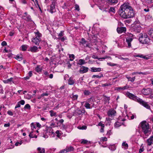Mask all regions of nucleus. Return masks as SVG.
Listing matches in <instances>:
<instances>
[{
    "instance_id": "obj_28",
    "label": "nucleus",
    "mask_w": 153,
    "mask_h": 153,
    "mask_svg": "<svg viewBox=\"0 0 153 153\" xmlns=\"http://www.w3.org/2000/svg\"><path fill=\"white\" fill-rule=\"evenodd\" d=\"M49 112L50 113V115L51 117L56 116V113L54 112L53 111L51 110L49 111Z\"/></svg>"
},
{
    "instance_id": "obj_25",
    "label": "nucleus",
    "mask_w": 153,
    "mask_h": 153,
    "mask_svg": "<svg viewBox=\"0 0 153 153\" xmlns=\"http://www.w3.org/2000/svg\"><path fill=\"white\" fill-rule=\"evenodd\" d=\"M126 77L128 79V81H130L132 82H133L134 81L135 79V76L131 78L130 77L126 76Z\"/></svg>"
},
{
    "instance_id": "obj_30",
    "label": "nucleus",
    "mask_w": 153,
    "mask_h": 153,
    "mask_svg": "<svg viewBox=\"0 0 153 153\" xmlns=\"http://www.w3.org/2000/svg\"><path fill=\"white\" fill-rule=\"evenodd\" d=\"M53 130L52 128L51 127L48 128L47 130V132H49L50 134L53 133Z\"/></svg>"
},
{
    "instance_id": "obj_10",
    "label": "nucleus",
    "mask_w": 153,
    "mask_h": 153,
    "mask_svg": "<svg viewBox=\"0 0 153 153\" xmlns=\"http://www.w3.org/2000/svg\"><path fill=\"white\" fill-rule=\"evenodd\" d=\"M88 68L87 67L82 66L80 69L79 72V73L83 74L87 72L88 71Z\"/></svg>"
},
{
    "instance_id": "obj_1",
    "label": "nucleus",
    "mask_w": 153,
    "mask_h": 153,
    "mask_svg": "<svg viewBox=\"0 0 153 153\" xmlns=\"http://www.w3.org/2000/svg\"><path fill=\"white\" fill-rule=\"evenodd\" d=\"M118 14L120 17L126 19L132 18L134 15L133 9L128 2H126L121 6Z\"/></svg>"
},
{
    "instance_id": "obj_61",
    "label": "nucleus",
    "mask_w": 153,
    "mask_h": 153,
    "mask_svg": "<svg viewBox=\"0 0 153 153\" xmlns=\"http://www.w3.org/2000/svg\"><path fill=\"white\" fill-rule=\"evenodd\" d=\"M19 102L20 104H21L22 105H24L25 104V102L24 100H21Z\"/></svg>"
},
{
    "instance_id": "obj_31",
    "label": "nucleus",
    "mask_w": 153,
    "mask_h": 153,
    "mask_svg": "<svg viewBox=\"0 0 153 153\" xmlns=\"http://www.w3.org/2000/svg\"><path fill=\"white\" fill-rule=\"evenodd\" d=\"M78 97V95L77 94L74 95V94H72V97L71 98L74 100H77Z\"/></svg>"
},
{
    "instance_id": "obj_36",
    "label": "nucleus",
    "mask_w": 153,
    "mask_h": 153,
    "mask_svg": "<svg viewBox=\"0 0 153 153\" xmlns=\"http://www.w3.org/2000/svg\"><path fill=\"white\" fill-rule=\"evenodd\" d=\"M107 64L110 66H117V64H115V63H112V62H108L107 63Z\"/></svg>"
},
{
    "instance_id": "obj_34",
    "label": "nucleus",
    "mask_w": 153,
    "mask_h": 153,
    "mask_svg": "<svg viewBox=\"0 0 153 153\" xmlns=\"http://www.w3.org/2000/svg\"><path fill=\"white\" fill-rule=\"evenodd\" d=\"M86 43V41L85 39L83 38L81 39V41L80 42V44H81L83 45L84 44H85Z\"/></svg>"
},
{
    "instance_id": "obj_27",
    "label": "nucleus",
    "mask_w": 153,
    "mask_h": 153,
    "mask_svg": "<svg viewBox=\"0 0 153 153\" xmlns=\"http://www.w3.org/2000/svg\"><path fill=\"white\" fill-rule=\"evenodd\" d=\"M85 63V61L82 59H80L78 62V64L80 65H82L83 64H84Z\"/></svg>"
},
{
    "instance_id": "obj_59",
    "label": "nucleus",
    "mask_w": 153,
    "mask_h": 153,
    "mask_svg": "<svg viewBox=\"0 0 153 153\" xmlns=\"http://www.w3.org/2000/svg\"><path fill=\"white\" fill-rule=\"evenodd\" d=\"M7 113L10 116H13V112L10 111H9L7 112Z\"/></svg>"
},
{
    "instance_id": "obj_6",
    "label": "nucleus",
    "mask_w": 153,
    "mask_h": 153,
    "mask_svg": "<svg viewBox=\"0 0 153 153\" xmlns=\"http://www.w3.org/2000/svg\"><path fill=\"white\" fill-rule=\"evenodd\" d=\"M134 36L133 34L128 33L127 35V36L126 37V42L128 44L127 47L130 48L131 46V42L132 41Z\"/></svg>"
},
{
    "instance_id": "obj_12",
    "label": "nucleus",
    "mask_w": 153,
    "mask_h": 153,
    "mask_svg": "<svg viewBox=\"0 0 153 153\" xmlns=\"http://www.w3.org/2000/svg\"><path fill=\"white\" fill-rule=\"evenodd\" d=\"M116 111L114 109H111L109 110L108 113V114L109 117H112L115 115Z\"/></svg>"
},
{
    "instance_id": "obj_17",
    "label": "nucleus",
    "mask_w": 153,
    "mask_h": 153,
    "mask_svg": "<svg viewBox=\"0 0 153 153\" xmlns=\"http://www.w3.org/2000/svg\"><path fill=\"white\" fill-rule=\"evenodd\" d=\"M91 71L92 72H100L101 71V68L92 67L91 68Z\"/></svg>"
},
{
    "instance_id": "obj_49",
    "label": "nucleus",
    "mask_w": 153,
    "mask_h": 153,
    "mask_svg": "<svg viewBox=\"0 0 153 153\" xmlns=\"http://www.w3.org/2000/svg\"><path fill=\"white\" fill-rule=\"evenodd\" d=\"M144 150V149L143 148V147L142 146H141L140 147V149H139V152L140 153H141Z\"/></svg>"
},
{
    "instance_id": "obj_5",
    "label": "nucleus",
    "mask_w": 153,
    "mask_h": 153,
    "mask_svg": "<svg viewBox=\"0 0 153 153\" xmlns=\"http://www.w3.org/2000/svg\"><path fill=\"white\" fill-rule=\"evenodd\" d=\"M142 93L144 95H147L150 94L149 98L153 99V89L150 88H143L141 91Z\"/></svg>"
},
{
    "instance_id": "obj_37",
    "label": "nucleus",
    "mask_w": 153,
    "mask_h": 153,
    "mask_svg": "<svg viewBox=\"0 0 153 153\" xmlns=\"http://www.w3.org/2000/svg\"><path fill=\"white\" fill-rule=\"evenodd\" d=\"M103 76V74H100V75H93L92 76V78H95V77L98 78H100Z\"/></svg>"
},
{
    "instance_id": "obj_63",
    "label": "nucleus",
    "mask_w": 153,
    "mask_h": 153,
    "mask_svg": "<svg viewBox=\"0 0 153 153\" xmlns=\"http://www.w3.org/2000/svg\"><path fill=\"white\" fill-rule=\"evenodd\" d=\"M52 3L51 5H53L55 6V5L56 3V0H52Z\"/></svg>"
},
{
    "instance_id": "obj_48",
    "label": "nucleus",
    "mask_w": 153,
    "mask_h": 153,
    "mask_svg": "<svg viewBox=\"0 0 153 153\" xmlns=\"http://www.w3.org/2000/svg\"><path fill=\"white\" fill-rule=\"evenodd\" d=\"M58 39H60L62 41H64L65 39H66V37H59V38H58Z\"/></svg>"
},
{
    "instance_id": "obj_42",
    "label": "nucleus",
    "mask_w": 153,
    "mask_h": 153,
    "mask_svg": "<svg viewBox=\"0 0 153 153\" xmlns=\"http://www.w3.org/2000/svg\"><path fill=\"white\" fill-rule=\"evenodd\" d=\"M118 58L121 60H123L125 61H127V60H128L129 59L128 58H123L122 57H121V56H119L118 57Z\"/></svg>"
},
{
    "instance_id": "obj_62",
    "label": "nucleus",
    "mask_w": 153,
    "mask_h": 153,
    "mask_svg": "<svg viewBox=\"0 0 153 153\" xmlns=\"http://www.w3.org/2000/svg\"><path fill=\"white\" fill-rule=\"evenodd\" d=\"M101 140H102L103 141H107V139L106 137H102L101 138Z\"/></svg>"
},
{
    "instance_id": "obj_55",
    "label": "nucleus",
    "mask_w": 153,
    "mask_h": 153,
    "mask_svg": "<svg viewBox=\"0 0 153 153\" xmlns=\"http://www.w3.org/2000/svg\"><path fill=\"white\" fill-rule=\"evenodd\" d=\"M115 90H117V91H120L122 90V87H118L115 88Z\"/></svg>"
},
{
    "instance_id": "obj_46",
    "label": "nucleus",
    "mask_w": 153,
    "mask_h": 153,
    "mask_svg": "<svg viewBox=\"0 0 153 153\" xmlns=\"http://www.w3.org/2000/svg\"><path fill=\"white\" fill-rule=\"evenodd\" d=\"M78 128L80 129H86L87 128V127L85 126H83L82 127H78Z\"/></svg>"
},
{
    "instance_id": "obj_53",
    "label": "nucleus",
    "mask_w": 153,
    "mask_h": 153,
    "mask_svg": "<svg viewBox=\"0 0 153 153\" xmlns=\"http://www.w3.org/2000/svg\"><path fill=\"white\" fill-rule=\"evenodd\" d=\"M145 1L148 4H150L153 2V0H145Z\"/></svg>"
},
{
    "instance_id": "obj_58",
    "label": "nucleus",
    "mask_w": 153,
    "mask_h": 153,
    "mask_svg": "<svg viewBox=\"0 0 153 153\" xmlns=\"http://www.w3.org/2000/svg\"><path fill=\"white\" fill-rule=\"evenodd\" d=\"M28 76H29V77H30L32 76L33 75V72L32 71H31L29 72L28 73Z\"/></svg>"
},
{
    "instance_id": "obj_23",
    "label": "nucleus",
    "mask_w": 153,
    "mask_h": 153,
    "mask_svg": "<svg viewBox=\"0 0 153 153\" xmlns=\"http://www.w3.org/2000/svg\"><path fill=\"white\" fill-rule=\"evenodd\" d=\"M37 150L38 151V153H45V150L44 148L38 147Z\"/></svg>"
},
{
    "instance_id": "obj_39",
    "label": "nucleus",
    "mask_w": 153,
    "mask_h": 153,
    "mask_svg": "<svg viewBox=\"0 0 153 153\" xmlns=\"http://www.w3.org/2000/svg\"><path fill=\"white\" fill-rule=\"evenodd\" d=\"M109 149L111 150L114 151L116 149V148L115 146L112 145L109 147Z\"/></svg>"
},
{
    "instance_id": "obj_52",
    "label": "nucleus",
    "mask_w": 153,
    "mask_h": 153,
    "mask_svg": "<svg viewBox=\"0 0 153 153\" xmlns=\"http://www.w3.org/2000/svg\"><path fill=\"white\" fill-rule=\"evenodd\" d=\"M146 19H152V16L150 15H147L146 16Z\"/></svg>"
},
{
    "instance_id": "obj_8",
    "label": "nucleus",
    "mask_w": 153,
    "mask_h": 153,
    "mask_svg": "<svg viewBox=\"0 0 153 153\" xmlns=\"http://www.w3.org/2000/svg\"><path fill=\"white\" fill-rule=\"evenodd\" d=\"M74 148L72 146L67 147L65 149L62 150L60 151V153H67L69 152L74 150Z\"/></svg>"
},
{
    "instance_id": "obj_14",
    "label": "nucleus",
    "mask_w": 153,
    "mask_h": 153,
    "mask_svg": "<svg viewBox=\"0 0 153 153\" xmlns=\"http://www.w3.org/2000/svg\"><path fill=\"white\" fill-rule=\"evenodd\" d=\"M38 48L37 47L33 46L30 47L28 51L32 52H36L38 51Z\"/></svg>"
},
{
    "instance_id": "obj_57",
    "label": "nucleus",
    "mask_w": 153,
    "mask_h": 153,
    "mask_svg": "<svg viewBox=\"0 0 153 153\" xmlns=\"http://www.w3.org/2000/svg\"><path fill=\"white\" fill-rule=\"evenodd\" d=\"M111 85L110 84H108L107 83H106L104 84H102V86L103 87L106 86H108L109 85Z\"/></svg>"
},
{
    "instance_id": "obj_40",
    "label": "nucleus",
    "mask_w": 153,
    "mask_h": 153,
    "mask_svg": "<svg viewBox=\"0 0 153 153\" xmlns=\"http://www.w3.org/2000/svg\"><path fill=\"white\" fill-rule=\"evenodd\" d=\"M108 1L111 4L116 3L118 2V0H108Z\"/></svg>"
},
{
    "instance_id": "obj_43",
    "label": "nucleus",
    "mask_w": 153,
    "mask_h": 153,
    "mask_svg": "<svg viewBox=\"0 0 153 153\" xmlns=\"http://www.w3.org/2000/svg\"><path fill=\"white\" fill-rule=\"evenodd\" d=\"M148 33L152 37H153V30H150L148 32Z\"/></svg>"
},
{
    "instance_id": "obj_2",
    "label": "nucleus",
    "mask_w": 153,
    "mask_h": 153,
    "mask_svg": "<svg viewBox=\"0 0 153 153\" xmlns=\"http://www.w3.org/2000/svg\"><path fill=\"white\" fill-rule=\"evenodd\" d=\"M126 96L128 97L129 98L132 99L134 100L137 102L147 109H150V106L147 102L144 101L142 99L137 97L136 96L129 92H127L126 93Z\"/></svg>"
},
{
    "instance_id": "obj_32",
    "label": "nucleus",
    "mask_w": 153,
    "mask_h": 153,
    "mask_svg": "<svg viewBox=\"0 0 153 153\" xmlns=\"http://www.w3.org/2000/svg\"><path fill=\"white\" fill-rule=\"evenodd\" d=\"M35 70L36 72H38L41 71L42 69L40 68V66L39 65H37L35 68Z\"/></svg>"
},
{
    "instance_id": "obj_47",
    "label": "nucleus",
    "mask_w": 153,
    "mask_h": 153,
    "mask_svg": "<svg viewBox=\"0 0 153 153\" xmlns=\"http://www.w3.org/2000/svg\"><path fill=\"white\" fill-rule=\"evenodd\" d=\"M30 106L29 104H26L24 107L25 109H30Z\"/></svg>"
},
{
    "instance_id": "obj_56",
    "label": "nucleus",
    "mask_w": 153,
    "mask_h": 153,
    "mask_svg": "<svg viewBox=\"0 0 153 153\" xmlns=\"http://www.w3.org/2000/svg\"><path fill=\"white\" fill-rule=\"evenodd\" d=\"M63 32L62 31H61L58 35V38L59 37H62V36H63Z\"/></svg>"
},
{
    "instance_id": "obj_60",
    "label": "nucleus",
    "mask_w": 153,
    "mask_h": 153,
    "mask_svg": "<svg viewBox=\"0 0 153 153\" xmlns=\"http://www.w3.org/2000/svg\"><path fill=\"white\" fill-rule=\"evenodd\" d=\"M49 95V94L47 93H43L41 94V97H43L45 96H48Z\"/></svg>"
},
{
    "instance_id": "obj_11",
    "label": "nucleus",
    "mask_w": 153,
    "mask_h": 153,
    "mask_svg": "<svg viewBox=\"0 0 153 153\" xmlns=\"http://www.w3.org/2000/svg\"><path fill=\"white\" fill-rule=\"evenodd\" d=\"M41 40L40 38H37L33 37L32 39V41L36 45H39Z\"/></svg>"
},
{
    "instance_id": "obj_26",
    "label": "nucleus",
    "mask_w": 153,
    "mask_h": 153,
    "mask_svg": "<svg viewBox=\"0 0 153 153\" xmlns=\"http://www.w3.org/2000/svg\"><path fill=\"white\" fill-rule=\"evenodd\" d=\"M28 46L26 45H22L21 47L22 51H25L27 50Z\"/></svg>"
},
{
    "instance_id": "obj_7",
    "label": "nucleus",
    "mask_w": 153,
    "mask_h": 153,
    "mask_svg": "<svg viewBox=\"0 0 153 153\" xmlns=\"http://www.w3.org/2000/svg\"><path fill=\"white\" fill-rule=\"evenodd\" d=\"M84 112L85 111L84 110L77 109L75 110L74 113V115L79 116L80 115H82L84 114Z\"/></svg>"
},
{
    "instance_id": "obj_51",
    "label": "nucleus",
    "mask_w": 153,
    "mask_h": 153,
    "mask_svg": "<svg viewBox=\"0 0 153 153\" xmlns=\"http://www.w3.org/2000/svg\"><path fill=\"white\" fill-rule=\"evenodd\" d=\"M56 133L57 134V137H59L61 135V134L59 133V130H57L56 131Z\"/></svg>"
},
{
    "instance_id": "obj_19",
    "label": "nucleus",
    "mask_w": 153,
    "mask_h": 153,
    "mask_svg": "<svg viewBox=\"0 0 153 153\" xmlns=\"http://www.w3.org/2000/svg\"><path fill=\"white\" fill-rule=\"evenodd\" d=\"M147 142L148 145L150 146L153 143V137H151L147 140Z\"/></svg>"
},
{
    "instance_id": "obj_41",
    "label": "nucleus",
    "mask_w": 153,
    "mask_h": 153,
    "mask_svg": "<svg viewBox=\"0 0 153 153\" xmlns=\"http://www.w3.org/2000/svg\"><path fill=\"white\" fill-rule=\"evenodd\" d=\"M30 125L32 130H33L34 128L36 129V126H35L36 125L33 123H32Z\"/></svg>"
},
{
    "instance_id": "obj_21",
    "label": "nucleus",
    "mask_w": 153,
    "mask_h": 153,
    "mask_svg": "<svg viewBox=\"0 0 153 153\" xmlns=\"http://www.w3.org/2000/svg\"><path fill=\"white\" fill-rule=\"evenodd\" d=\"M135 57H139L140 58H143L144 59H149V58L146 57L145 56H144L143 55V54H139V55H137L135 56Z\"/></svg>"
},
{
    "instance_id": "obj_4",
    "label": "nucleus",
    "mask_w": 153,
    "mask_h": 153,
    "mask_svg": "<svg viewBox=\"0 0 153 153\" xmlns=\"http://www.w3.org/2000/svg\"><path fill=\"white\" fill-rule=\"evenodd\" d=\"M139 41L142 44H149L151 43V40L148 37L146 34H142L139 38Z\"/></svg>"
},
{
    "instance_id": "obj_22",
    "label": "nucleus",
    "mask_w": 153,
    "mask_h": 153,
    "mask_svg": "<svg viewBox=\"0 0 153 153\" xmlns=\"http://www.w3.org/2000/svg\"><path fill=\"white\" fill-rule=\"evenodd\" d=\"M13 78L11 77L9 79H8L7 80H4L3 81V82L4 83H7L10 82H11L13 81Z\"/></svg>"
},
{
    "instance_id": "obj_64",
    "label": "nucleus",
    "mask_w": 153,
    "mask_h": 153,
    "mask_svg": "<svg viewBox=\"0 0 153 153\" xmlns=\"http://www.w3.org/2000/svg\"><path fill=\"white\" fill-rule=\"evenodd\" d=\"M1 44L2 46H6L7 45V43L6 42L3 41L2 42Z\"/></svg>"
},
{
    "instance_id": "obj_45",
    "label": "nucleus",
    "mask_w": 153,
    "mask_h": 153,
    "mask_svg": "<svg viewBox=\"0 0 153 153\" xmlns=\"http://www.w3.org/2000/svg\"><path fill=\"white\" fill-rule=\"evenodd\" d=\"M115 8L113 7H110V9L108 11H109V12H112L113 13H115Z\"/></svg>"
},
{
    "instance_id": "obj_15",
    "label": "nucleus",
    "mask_w": 153,
    "mask_h": 153,
    "mask_svg": "<svg viewBox=\"0 0 153 153\" xmlns=\"http://www.w3.org/2000/svg\"><path fill=\"white\" fill-rule=\"evenodd\" d=\"M22 18L23 19L28 21H31V16L30 15H27V16L23 15L22 16Z\"/></svg>"
},
{
    "instance_id": "obj_29",
    "label": "nucleus",
    "mask_w": 153,
    "mask_h": 153,
    "mask_svg": "<svg viewBox=\"0 0 153 153\" xmlns=\"http://www.w3.org/2000/svg\"><path fill=\"white\" fill-rule=\"evenodd\" d=\"M121 125V124L120 123L117 122L115 123L114 126L115 128H117L120 126Z\"/></svg>"
},
{
    "instance_id": "obj_3",
    "label": "nucleus",
    "mask_w": 153,
    "mask_h": 153,
    "mask_svg": "<svg viewBox=\"0 0 153 153\" xmlns=\"http://www.w3.org/2000/svg\"><path fill=\"white\" fill-rule=\"evenodd\" d=\"M140 126L142 129V131L147 135L150 132L149 125L146 121H143L140 124Z\"/></svg>"
},
{
    "instance_id": "obj_20",
    "label": "nucleus",
    "mask_w": 153,
    "mask_h": 153,
    "mask_svg": "<svg viewBox=\"0 0 153 153\" xmlns=\"http://www.w3.org/2000/svg\"><path fill=\"white\" fill-rule=\"evenodd\" d=\"M50 11L52 13L55 12L56 11L55 5H51Z\"/></svg>"
},
{
    "instance_id": "obj_16",
    "label": "nucleus",
    "mask_w": 153,
    "mask_h": 153,
    "mask_svg": "<svg viewBox=\"0 0 153 153\" xmlns=\"http://www.w3.org/2000/svg\"><path fill=\"white\" fill-rule=\"evenodd\" d=\"M141 29V27L140 26L137 27H135L133 28V31L136 33H140Z\"/></svg>"
},
{
    "instance_id": "obj_9",
    "label": "nucleus",
    "mask_w": 153,
    "mask_h": 153,
    "mask_svg": "<svg viewBox=\"0 0 153 153\" xmlns=\"http://www.w3.org/2000/svg\"><path fill=\"white\" fill-rule=\"evenodd\" d=\"M100 9L102 10L103 12H108L107 8V6L105 4H101L98 6Z\"/></svg>"
},
{
    "instance_id": "obj_33",
    "label": "nucleus",
    "mask_w": 153,
    "mask_h": 153,
    "mask_svg": "<svg viewBox=\"0 0 153 153\" xmlns=\"http://www.w3.org/2000/svg\"><path fill=\"white\" fill-rule=\"evenodd\" d=\"M90 105L88 102H85L84 106L87 109H90L91 108L90 107Z\"/></svg>"
},
{
    "instance_id": "obj_50",
    "label": "nucleus",
    "mask_w": 153,
    "mask_h": 153,
    "mask_svg": "<svg viewBox=\"0 0 153 153\" xmlns=\"http://www.w3.org/2000/svg\"><path fill=\"white\" fill-rule=\"evenodd\" d=\"M98 125L99 126H101L102 127H104L105 125L102 123V122H100L98 124Z\"/></svg>"
},
{
    "instance_id": "obj_35",
    "label": "nucleus",
    "mask_w": 153,
    "mask_h": 153,
    "mask_svg": "<svg viewBox=\"0 0 153 153\" xmlns=\"http://www.w3.org/2000/svg\"><path fill=\"white\" fill-rule=\"evenodd\" d=\"M104 100L106 102H109V101L110 100V98L109 97H105L104 98Z\"/></svg>"
},
{
    "instance_id": "obj_18",
    "label": "nucleus",
    "mask_w": 153,
    "mask_h": 153,
    "mask_svg": "<svg viewBox=\"0 0 153 153\" xmlns=\"http://www.w3.org/2000/svg\"><path fill=\"white\" fill-rule=\"evenodd\" d=\"M68 84L71 85H73L74 82V79H73V78L71 77L68 79Z\"/></svg>"
},
{
    "instance_id": "obj_38",
    "label": "nucleus",
    "mask_w": 153,
    "mask_h": 153,
    "mask_svg": "<svg viewBox=\"0 0 153 153\" xmlns=\"http://www.w3.org/2000/svg\"><path fill=\"white\" fill-rule=\"evenodd\" d=\"M90 93V92L88 90H85L84 91V94L85 95H88Z\"/></svg>"
},
{
    "instance_id": "obj_44",
    "label": "nucleus",
    "mask_w": 153,
    "mask_h": 153,
    "mask_svg": "<svg viewBox=\"0 0 153 153\" xmlns=\"http://www.w3.org/2000/svg\"><path fill=\"white\" fill-rule=\"evenodd\" d=\"M122 146H125L126 149H127L128 145L127 143H126L125 142H123L122 144Z\"/></svg>"
},
{
    "instance_id": "obj_54",
    "label": "nucleus",
    "mask_w": 153,
    "mask_h": 153,
    "mask_svg": "<svg viewBox=\"0 0 153 153\" xmlns=\"http://www.w3.org/2000/svg\"><path fill=\"white\" fill-rule=\"evenodd\" d=\"M88 141L87 140L83 139L82 140L81 142V143L84 144H86L88 143Z\"/></svg>"
},
{
    "instance_id": "obj_24",
    "label": "nucleus",
    "mask_w": 153,
    "mask_h": 153,
    "mask_svg": "<svg viewBox=\"0 0 153 153\" xmlns=\"http://www.w3.org/2000/svg\"><path fill=\"white\" fill-rule=\"evenodd\" d=\"M35 34V36L36 37H35V38H40V37H41L42 36V34L39 33V32L37 31L36 32H34Z\"/></svg>"
},
{
    "instance_id": "obj_13",
    "label": "nucleus",
    "mask_w": 153,
    "mask_h": 153,
    "mask_svg": "<svg viewBox=\"0 0 153 153\" xmlns=\"http://www.w3.org/2000/svg\"><path fill=\"white\" fill-rule=\"evenodd\" d=\"M117 32L118 33H122L126 32V28L125 27H117Z\"/></svg>"
}]
</instances>
